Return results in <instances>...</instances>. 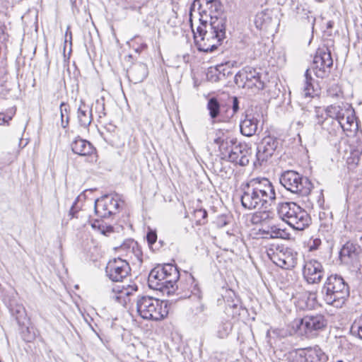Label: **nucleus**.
I'll return each instance as SVG.
<instances>
[{
    "label": "nucleus",
    "mask_w": 362,
    "mask_h": 362,
    "mask_svg": "<svg viewBox=\"0 0 362 362\" xmlns=\"http://www.w3.org/2000/svg\"><path fill=\"white\" fill-rule=\"evenodd\" d=\"M214 143L218 146L221 159L240 166H246L250 161L251 148L245 143H240L236 139L219 131Z\"/></svg>",
    "instance_id": "f257e3e1"
},
{
    "label": "nucleus",
    "mask_w": 362,
    "mask_h": 362,
    "mask_svg": "<svg viewBox=\"0 0 362 362\" xmlns=\"http://www.w3.org/2000/svg\"><path fill=\"white\" fill-rule=\"evenodd\" d=\"M320 293L325 303L341 308L349 296V286L340 275L331 274L327 277Z\"/></svg>",
    "instance_id": "f03ea898"
},
{
    "label": "nucleus",
    "mask_w": 362,
    "mask_h": 362,
    "mask_svg": "<svg viewBox=\"0 0 362 362\" xmlns=\"http://www.w3.org/2000/svg\"><path fill=\"white\" fill-rule=\"evenodd\" d=\"M136 308L139 315L147 320L159 321L168 314V303L150 296L139 295Z\"/></svg>",
    "instance_id": "7ed1b4c3"
},
{
    "label": "nucleus",
    "mask_w": 362,
    "mask_h": 362,
    "mask_svg": "<svg viewBox=\"0 0 362 362\" xmlns=\"http://www.w3.org/2000/svg\"><path fill=\"white\" fill-rule=\"evenodd\" d=\"M277 212L281 218L295 230H302L310 225L309 214L295 202L279 203Z\"/></svg>",
    "instance_id": "20e7f679"
},
{
    "label": "nucleus",
    "mask_w": 362,
    "mask_h": 362,
    "mask_svg": "<svg viewBox=\"0 0 362 362\" xmlns=\"http://www.w3.org/2000/svg\"><path fill=\"white\" fill-rule=\"evenodd\" d=\"M223 7L220 0H194L189 8V15L198 14L202 26L206 27L207 18L210 21L216 18H226Z\"/></svg>",
    "instance_id": "39448f33"
},
{
    "label": "nucleus",
    "mask_w": 362,
    "mask_h": 362,
    "mask_svg": "<svg viewBox=\"0 0 362 362\" xmlns=\"http://www.w3.org/2000/svg\"><path fill=\"white\" fill-rule=\"evenodd\" d=\"M281 185L291 193L301 197H307L310 194L313 185L307 177L295 170H286L280 177Z\"/></svg>",
    "instance_id": "423d86ee"
},
{
    "label": "nucleus",
    "mask_w": 362,
    "mask_h": 362,
    "mask_svg": "<svg viewBox=\"0 0 362 362\" xmlns=\"http://www.w3.org/2000/svg\"><path fill=\"white\" fill-rule=\"evenodd\" d=\"M296 331L301 336L313 339L318 336L327 326V319L322 314L306 315L295 320Z\"/></svg>",
    "instance_id": "0eeeda50"
},
{
    "label": "nucleus",
    "mask_w": 362,
    "mask_h": 362,
    "mask_svg": "<svg viewBox=\"0 0 362 362\" xmlns=\"http://www.w3.org/2000/svg\"><path fill=\"white\" fill-rule=\"evenodd\" d=\"M267 255L274 264L284 269H293L297 264V252L283 245L269 249Z\"/></svg>",
    "instance_id": "6e6552de"
},
{
    "label": "nucleus",
    "mask_w": 362,
    "mask_h": 362,
    "mask_svg": "<svg viewBox=\"0 0 362 362\" xmlns=\"http://www.w3.org/2000/svg\"><path fill=\"white\" fill-rule=\"evenodd\" d=\"M240 189L242 190V195L240 197L241 204L243 207L248 210L267 209L269 208V205L266 204L265 201L260 197V195L255 192V188L247 181L241 185Z\"/></svg>",
    "instance_id": "1a4fd4ad"
},
{
    "label": "nucleus",
    "mask_w": 362,
    "mask_h": 362,
    "mask_svg": "<svg viewBox=\"0 0 362 362\" xmlns=\"http://www.w3.org/2000/svg\"><path fill=\"white\" fill-rule=\"evenodd\" d=\"M333 65L331 52L326 49H318L314 57L311 69L316 77L325 78L329 75Z\"/></svg>",
    "instance_id": "9d476101"
},
{
    "label": "nucleus",
    "mask_w": 362,
    "mask_h": 362,
    "mask_svg": "<svg viewBox=\"0 0 362 362\" xmlns=\"http://www.w3.org/2000/svg\"><path fill=\"white\" fill-rule=\"evenodd\" d=\"M131 272L128 262L122 258L110 259L105 268L106 276L115 282L122 281Z\"/></svg>",
    "instance_id": "9b49d317"
},
{
    "label": "nucleus",
    "mask_w": 362,
    "mask_h": 362,
    "mask_svg": "<svg viewBox=\"0 0 362 362\" xmlns=\"http://www.w3.org/2000/svg\"><path fill=\"white\" fill-rule=\"evenodd\" d=\"M279 145L278 138L270 135L264 137L257 148V160L254 163L255 165H262L267 162L274 155Z\"/></svg>",
    "instance_id": "f8f14e48"
},
{
    "label": "nucleus",
    "mask_w": 362,
    "mask_h": 362,
    "mask_svg": "<svg viewBox=\"0 0 362 362\" xmlns=\"http://www.w3.org/2000/svg\"><path fill=\"white\" fill-rule=\"evenodd\" d=\"M253 186L255 192L265 201L269 206H272L276 199V194L272 182L266 177H255L248 180Z\"/></svg>",
    "instance_id": "ddd939ff"
},
{
    "label": "nucleus",
    "mask_w": 362,
    "mask_h": 362,
    "mask_svg": "<svg viewBox=\"0 0 362 362\" xmlns=\"http://www.w3.org/2000/svg\"><path fill=\"white\" fill-rule=\"evenodd\" d=\"M179 299L189 298L192 295L197 298H202V292L198 283L191 274H186L184 279H182L178 284H175V292Z\"/></svg>",
    "instance_id": "4468645a"
},
{
    "label": "nucleus",
    "mask_w": 362,
    "mask_h": 362,
    "mask_svg": "<svg viewBox=\"0 0 362 362\" xmlns=\"http://www.w3.org/2000/svg\"><path fill=\"white\" fill-rule=\"evenodd\" d=\"M224 23H226V18H216L210 21L209 30H206L202 26H198L196 32L194 33V42L197 45L202 40H213V35L216 37V32L218 33V37H221L223 35Z\"/></svg>",
    "instance_id": "2eb2a0df"
},
{
    "label": "nucleus",
    "mask_w": 362,
    "mask_h": 362,
    "mask_svg": "<svg viewBox=\"0 0 362 362\" xmlns=\"http://www.w3.org/2000/svg\"><path fill=\"white\" fill-rule=\"evenodd\" d=\"M325 274V269L321 262L315 259H310L305 261L303 275L308 284H319Z\"/></svg>",
    "instance_id": "dca6fc26"
},
{
    "label": "nucleus",
    "mask_w": 362,
    "mask_h": 362,
    "mask_svg": "<svg viewBox=\"0 0 362 362\" xmlns=\"http://www.w3.org/2000/svg\"><path fill=\"white\" fill-rule=\"evenodd\" d=\"M361 247L352 242H346L339 251V259L342 264L356 267L358 264Z\"/></svg>",
    "instance_id": "f3484780"
},
{
    "label": "nucleus",
    "mask_w": 362,
    "mask_h": 362,
    "mask_svg": "<svg viewBox=\"0 0 362 362\" xmlns=\"http://www.w3.org/2000/svg\"><path fill=\"white\" fill-rule=\"evenodd\" d=\"M242 76L245 78L243 88H256L258 90L264 88V83L261 78L262 76L256 69L247 67L243 70Z\"/></svg>",
    "instance_id": "a211bd4d"
},
{
    "label": "nucleus",
    "mask_w": 362,
    "mask_h": 362,
    "mask_svg": "<svg viewBox=\"0 0 362 362\" xmlns=\"http://www.w3.org/2000/svg\"><path fill=\"white\" fill-rule=\"evenodd\" d=\"M161 269L168 271L163 272L164 283L167 286V294L170 295L175 293V284H177V280L180 278V272L175 265L172 264H165L160 265Z\"/></svg>",
    "instance_id": "6ab92c4d"
},
{
    "label": "nucleus",
    "mask_w": 362,
    "mask_h": 362,
    "mask_svg": "<svg viewBox=\"0 0 362 362\" xmlns=\"http://www.w3.org/2000/svg\"><path fill=\"white\" fill-rule=\"evenodd\" d=\"M167 269H161L160 265L153 268L148 275V282L151 288L156 290H159L163 293H167V286L164 283L163 272H165Z\"/></svg>",
    "instance_id": "aec40b11"
},
{
    "label": "nucleus",
    "mask_w": 362,
    "mask_h": 362,
    "mask_svg": "<svg viewBox=\"0 0 362 362\" xmlns=\"http://www.w3.org/2000/svg\"><path fill=\"white\" fill-rule=\"evenodd\" d=\"M259 122L258 117L252 114H246L245 118L240 123L241 134L245 136L255 135L258 130Z\"/></svg>",
    "instance_id": "412c9836"
},
{
    "label": "nucleus",
    "mask_w": 362,
    "mask_h": 362,
    "mask_svg": "<svg viewBox=\"0 0 362 362\" xmlns=\"http://www.w3.org/2000/svg\"><path fill=\"white\" fill-rule=\"evenodd\" d=\"M71 148L74 153L81 156H90L95 151V148L90 141L80 136H77L71 142Z\"/></svg>",
    "instance_id": "4be33fe9"
},
{
    "label": "nucleus",
    "mask_w": 362,
    "mask_h": 362,
    "mask_svg": "<svg viewBox=\"0 0 362 362\" xmlns=\"http://www.w3.org/2000/svg\"><path fill=\"white\" fill-rule=\"evenodd\" d=\"M147 66L141 62L134 64L127 71L129 80L134 83L142 82L148 76Z\"/></svg>",
    "instance_id": "5701e85b"
},
{
    "label": "nucleus",
    "mask_w": 362,
    "mask_h": 362,
    "mask_svg": "<svg viewBox=\"0 0 362 362\" xmlns=\"http://www.w3.org/2000/svg\"><path fill=\"white\" fill-rule=\"evenodd\" d=\"M77 117L79 124L83 128H88L93 120L92 108L82 100L78 107Z\"/></svg>",
    "instance_id": "b1692460"
},
{
    "label": "nucleus",
    "mask_w": 362,
    "mask_h": 362,
    "mask_svg": "<svg viewBox=\"0 0 362 362\" xmlns=\"http://www.w3.org/2000/svg\"><path fill=\"white\" fill-rule=\"evenodd\" d=\"M94 209L95 214L100 218H107L115 214L112 207L109 206L107 194L102 196L95 201Z\"/></svg>",
    "instance_id": "393cba45"
},
{
    "label": "nucleus",
    "mask_w": 362,
    "mask_h": 362,
    "mask_svg": "<svg viewBox=\"0 0 362 362\" xmlns=\"http://www.w3.org/2000/svg\"><path fill=\"white\" fill-rule=\"evenodd\" d=\"M326 113L329 117L337 119L344 130L346 129L344 121H346L347 124L353 122L352 119L350 120L349 117H344L343 109L340 105H331L328 106L326 109Z\"/></svg>",
    "instance_id": "a878e982"
},
{
    "label": "nucleus",
    "mask_w": 362,
    "mask_h": 362,
    "mask_svg": "<svg viewBox=\"0 0 362 362\" xmlns=\"http://www.w3.org/2000/svg\"><path fill=\"white\" fill-rule=\"evenodd\" d=\"M307 362H327L328 356L317 345L305 348Z\"/></svg>",
    "instance_id": "bb28decb"
},
{
    "label": "nucleus",
    "mask_w": 362,
    "mask_h": 362,
    "mask_svg": "<svg viewBox=\"0 0 362 362\" xmlns=\"http://www.w3.org/2000/svg\"><path fill=\"white\" fill-rule=\"evenodd\" d=\"M226 25L224 23V28H223V35L221 37H218L217 36H213V40H210L209 41L207 40H202L201 41L198 45V49L200 51L204 52H212L215 49H217L218 46L221 45V42L226 38ZM214 34H219L218 32L215 33Z\"/></svg>",
    "instance_id": "cd10ccee"
},
{
    "label": "nucleus",
    "mask_w": 362,
    "mask_h": 362,
    "mask_svg": "<svg viewBox=\"0 0 362 362\" xmlns=\"http://www.w3.org/2000/svg\"><path fill=\"white\" fill-rule=\"evenodd\" d=\"M121 252H125L127 255H134L140 262H142V251L139 248L138 243L132 239L125 240L119 247Z\"/></svg>",
    "instance_id": "c85d7f7f"
},
{
    "label": "nucleus",
    "mask_w": 362,
    "mask_h": 362,
    "mask_svg": "<svg viewBox=\"0 0 362 362\" xmlns=\"http://www.w3.org/2000/svg\"><path fill=\"white\" fill-rule=\"evenodd\" d=\"M315 80L312 77L310 69H308L304 74V80L302 87L303 94L305 97H314L317 95V85H315Z\"/></svg>",
    "instance_id": "c756f323"
},
{
    "label": "nucleus",
    "mask_w": 362,
    "mask_h": 362,
    "mask_svg": "<svg viewBox=\"0 0 362 362\" xmlns=\"http://www.w3.org/2000/svg\"><path fill=\"white\" fill-rule=\"evenodd\" d=\"M110 298L124 306L131 300L125 292L124 285L113 286L111 289Z\"/></svg>",
    "instance_id": "7c9ffc66"
},
{
    "label": "nucleus",
    "mask_w": 362,
    "mask_h": 362,
    "mask_svg": "<svg viewBox=\"0 0 362 362\" xmlns=\"http://www.w3.org/2000/svg\"><path fill=\"white\" fill-rule=\"evenodd\" d=\"M206 107L211 119L215 120L218 118L221 112V105L216 98L212 97L209 99Z\"/></svg>",
    "instance_id": "2f4dec72"
},
{
    "label": "nucleus",
    "mask_w": 362,
    "mask_h": 362,
    "mask_svg": "<svg viewBox=\"0 0 362 362\" xmlns=\"http://www.w3.org/2000/svg\"><path fill=\"white\" fill-rule=\"evenodd\" d=\"M90 226L93 229L106 236L114 231V228L112 226L105 224L102 220L95 219L94 221L91 222Z\"/></svg>",
    "instance_id": "473e14b6"
},
{
    "label": "nucleus",
    "mask_w": 362,
    "mask_h": 362,
    "mask_svg": "<svg viewBox=\"0 0 362 362\" xmlns=\"http://www.w3.org/2000/svg\"><path fill=\"white\" fill-rule=\"evenodd\" d=\"M232 323L228 320L222 321L217 327V337L220 339L227 337L232 331Z\"/></svg>",
    "instance_id": "72a5a7b5"
},
{
    "label": "nucleus",
    "mask_w": 362,
    "mask_h": 362,
    "mask_svg": "<svg viewBox=\"0 0 362 362\" xmlns=\"http://www.w3.org/2000/svg\"><path fill=\"white\" fill-rule=\"evenodd\" d=\"M10 311L18 325L23 324V320L25 317V310L22 305L11 307Z\"/></svg>",
    "instance_id": "f704fd0d"
},
{
    "label": "nucleus",
    "mask_w": 362,
    "mask_h": 362,
    "mask_svg": "<svg viewBox=\"0 0 362 362\" xmlns=\"http://www.w3.org/2000/svg\"><path fill=\"white\" fill-rule=\"evenodd\" d=\"M61 126L66 128L69 123L70 108L67 103L62 102L60 104Z\"/></svg>",
    "instance_id": "c9c22d12"
},
{
    "label": "nucleus",
    "mask_w": 362,
    "mask_h": 362,
    "mask_svg": "<svg viewBox=\"0 0 362 362\" xmlns=\"http://www.w3.org/2000/svg\"><path fill=\"white\" fill-rule=\"evenodd\" d=\"M235 63V62H227L225 64L217 65L218 71H220L221 80L233 75V72L232 71V67Z\"/></svg>",
    "instance_id": "e433bc0d"
},
{
    "label": "nucleus",
    "mask_w": 362,
    "mask_h": 362,
    "mask_svg": "<svg viewBox=\"0 0 362 362\" xmlns=\"http://www.w3.org/2000/svg\"><path fill=\"white\" fill-rule=\"evenodd\" d=\"M262 234L269 235L271 238H284L286 233L284 230L279 228L276 226H272L267 230H263Z\"/></svg>",
    "instance_id": "4c0bfd02"
},
{
    "label": "nucleus",
    "mask_w": 362,
    "mask_h": 362,
    "mask_svg": "<svg viewBox=\"0 0 362 362\" xmlns=\"http://www.w3.org/2000/svg\"><path fill=\"white\" fill-rule=\"evenodd\" d=\"M291 362H307L305 348L296 349L289 354Z\"/></svg>",
    "instance_id": "58836bf2"
},
{
    "label": "nucleus",
    "mask_w": 362,
    "mask_h": 362,
    "mask_svg": "<svg viewBox=\"0 0 362 362\" xmlns=\"http://www.w3.org/2000/svg\"><path fill=\"white\" fill-rule=\"evenodd\" d=\"M206 79L208 81L216 83L221 81L220 71L216 66L209 67L206 72Z\"/></svg>",
    "instance_id": "ea45409f"
},
{
    "label": "nucleus",
    "mask_w": 362,
    "mask_h": 362,
    "mask_svg": "<svg viewBox=\"0 0 362 362\" xmlns=\"http://www.w3.org/2000/svg\"><path fill=\"white\" fill-rule=\"evenodd\" d=\"M207 211L204 209H198L194 210V216L197 225H204L206 221Z\"/></svg>",
    "instance_id": "a19ab883"
},
{
    "label": "nucleus",
    "mask_w": 362,
    "mask_h": 362,
    "mask_svg": "<svg viewBox=\"0 0 362 362\" xmlns=\"http://www.w3.org/2000/svg\"><path fill=\"white\" fill-rule=\"evenodd\" d=\"M351 332L353 334H357L358 337L362 339V315L358 320H355L351 326Z\"/></svg>",
    "instance_id": "79ce46f5"
},
{
    "label": "nucleus",
    "mask_w": 362,
    "mask_h": 362,
    "mask_svg": "<svg viewBox=\"0 0 362 362\" xmlns=\"http://www.w3.org/2000/svg\"><path fill=\"white\" fill-rule=\"evenodd\" d=\"M146 240L148 245L150 248L154 250L153 246L156 244L157 241V233L156 230L148 228L146 234Z\"/></svg>",
    "instance_id": "37998d69"
},
{
    "label": "nucleus",
    "mask_w": 362,
    "mask_h": 362,
    "mask_svg": "<svg viewBox=\"0 0 362 362\" xmlns=\"http://www.w3.org/2000/svg\"><path fill=\"white\" fill-rule=\"evenodd\" d=\"M95 109L100 118L106 115L104 98L96 100Z\"/></svg>",
    "instance_id": "c03bdc74"
},
{
    "label": "nucleus",
    "mask_w": 362,
    "mask_h": 362,
    "mask_svg": "<svg viewBox=\"0 0 362 362\" xmlns=\"http://www.w3.org/2000/svg\"><path fill=\"white\" fill-rule=\"evenodd\" d=\"M8 79V71L6 67H0V86H3Z\"/></svg>",
    "instance_id": "a18cd8bd"
},
{
    "label": "nucleus",
    "mask_w": 362,
    "mask_h": 362,
    "mask_svg": "<svg viewBox=\"0 0 362 362\" xmlns=\"http://www.w3.org/2000/svg\"><path fill=\"white\" fill-rule=\"evenodd\" d=\"M125 292L128 295V298H130L132 296L138 291V286L136 284H127L124 286Z\"/></svg>",
    "instance_id": "49530a36"
},
{
    "label": "nucleus",
    "mask_w": 362,
    "mask_h": 362,
    "mask_svg": "<svg viewBox=\"0 0 362 362\" xmlns=\"http://www.w3.org/2000/svg\"><path fill=\"white\" fill-rule=\"evenodd\" d=\"M108 203H109V206H110V207H112V210L115 211V214L116 211H117L119 208V204L117 199H115L114 197L110 198L108 197Z\"/></svg>",
    "instance_id": "de8ad7c7"
},
{
    "label": "nucleus",
    "mask_w": 362,
    "mask_h": 362,
    "mask_svg": "<svg viewBox=\"0 0 362 362\" xmlns=\"http://www.w3.org/2000/svg\"><path fill=\"white\" fill-rule=\"evenodd\" d=\"M243 74V71H238V73L235 74V76H234V82L236 85L240 86H243V84L245 81V78L242 76Z\"/></svg>",
    "instance_id": "09e8293b"
},
{
    "label": "nucleus",
    "mask_w": 362,
    "mask_h": 362,
    "mask_svg": "<svg viewBox=\"0 0 362 362\" xmlns=\"http://www.w3.org/2000/svg\"><path fill=\"white\" fill-rule=\"evenodd\" d=\"M78 199V198L77 197L69 210V216H71V218H78L77 213L78 212V210L76 207Z\"/></svg>",
    "instance_id": "8fccbe9b"
},
{
    "label": "nucleus",
    "mask_w": 362,
    "mask_h": 362,
    "mask_svg": "<svg viewBox=\"0 0 362 362\" xmlns=\"http://www.w3.org/2000/svg\"><path fill=\"white\" fill-rule=\"evenodd\" d=\"M361 154V153H360L358 151H356L353 152L352 153V157L349 158V160H350L351 159L352 160L351 163H354L356 165H358V162L360 160V155ZM349 163H350L351 162L349 161Z\"/></svg>",
    "instance_id": "3c124183"
},
{
    "label": "nucleus",
    "mask_w": 362,
    "mask_h": 362,
    "mask_svg": "<svg viewBox=\"0 0 362 362\" xmlns=\"http://www.w3.org/2000/svg\"><path fill=\"white\" fill-rule=\"evenodd\" d=\"M232 108H233V114L237 112L238 111V110H239V101H238V99L236 97H233V98Z\"/></svg>",
    "instance_id": "603ef678"
},
{
    "label": "nucleus",
    "mask_w": 362,
    "mask_h": 362,
    "mask_svg": "<svg viewBox=\"0 0 362 362\" xmlns=\"http://www.w3.org/2000/svg\"><path fill=\"white\" fill-rule=\"evenodd\" d=\"M65 38H66L65 39V42H67L68 38H69L70 44L71 45L72 34H71V32L70 30V27L69 26H68L67 28H66V33H65Z\"/></svg>",
    "instance_id": "864d4df0"
},
{
    "label": "nucleus",
    "mask_w": 362,
    "mask_h": 362,
    "mask_svg": "<svg viewBox=\"0 0 362 362\" xmlns=\"http://www.w3.org/2000/svg\"><path fill=\"white\" fill-rule=\"evenodd\" d=\"M307 19L309 23H311V25H312V29L313 30H314V26H315V18L313 16H307Z\"/></svg>",
    "instance_id": "5fc2aeb1"
},
{
    "label": "nucleus",
    "mask_w": 362,
    "mask_h": 362,
    "mask_svg": "<svg viewBox=\"0 0 362 362\" xmlns=\"http://www.w3.org/2000/svg\"><path fill=\"white\" fill-rule=\"evenodd\" d=\"M260 220H261V217L259 214H255L253 215L252 218V221L253 223H257L258 222L260 221Z\"/></svg>",
    "instance_id": "6e6d98bb"
},
{
    "label": "nucleus",
    "mask_w": 362,
    "mask_h": 362,
    "mask_svg": "<svg viewBox=\"0 0 362 362\" xmlns=\"http://www.w3.org/2000/svg\"><path fill=\"white\" fill-rule=\"evenodd\" d=\"M8 122V119H6L5 115L3 113H0V125L5 124Z\"/></svg>",
    "instance_id": "4d7b16f0"
},
{
    "label": "nucleus",
    "mask_w": 362,
    "mask_h": 362,
    "mask_svg": "<svg viewBox=\"0 0 362 362\" xmlns=\"http://www.w3.org/2000/svg\"><path fill=\"white\" fill-rule=\"evenodd\" d=\"M230 308L237 310L238 308V304H236V303L228 304L226 309L227 311H228V309H230Z\"/></svg>",
    "instance_id": "13d9d810"
},
{
    "label": "nucleus",
    "mask_w": 362,
    "mask_h": 362,
    "mask_svg": "<svg viewBox=\"0 0 362 362\" xmlns=\"http://www.w3.org/2000/svg\"><path fill=\"white\" fill-rule=\"evenodd\" d=\"M317 117L318 118L317 124H320V125L322 124L323 122H324V119H323L322 117H320V116H319V111L318 110L317 111Z\"/></svg>",
    "instance_id": "bf43d9fd"
},
{
    "label": "nucleus",
    "mask_w": 362,
    "mask_h": 362,
    "mask_svg": "<svg viewBox=\"0 0 362 362\" xmlns=\"http://www.w3.org/2000/svg\"><path fill=\"white\" fill-rule=\"evenodd\" d=\"M334 26V22L332 21H329L327 23V29H331Z\"/></svg>",
    "instance_id": "052dcab7"
},
{
    "label": "nucleus",
    "mask_w": 362,
    "mask_h": 362,
    "mask_svg": "<svg viewBox=\"0 0 362 362\" xmlns=\"http://www.w3.org/2000/svg\"><path fill=\"white\" fill-rule=\"evenodd\" d=\"M158 244L160 245L159 247H157V245H155V248L154 250H158L160 247H162L163 246V240H160L158 242Z\"/></svg>",
    "instance_id": "680f3d73"
},
{
    "label": "nucleus",
    "mask_w": 362,
    "mask_h": 362,
    "mask_svg": "<svg viewBox=\"0 0 362 362\" xmlns=\"http://www.w3.org/2000/svg\"><path fill=\"white\" fill-rule=\"evenodd\" d=\"M346 341V340L344 338H343V339H340L339 342H340V344H344Z\"/></svg>",
    "instance_id": "e2e57ef3"
},
{
    "label": "nucleus",
    "mask_w": 362,
    "mask_h": 362,
    "mask_svg": "<svg viewBox=\"0 0 362 362\" xmlns=\"http://www.w3.org/2000/svg\"><path fill=\"white\" fill-rule=\"evenodd\" d=\"M310 296H314V298H315V295L316 293H310Z\"/></svg>",
    "instance_id": "0e129e2a"
},
{
    "label": "nucleus",
    "mask_w": 362,
    "mask_h": 362,
    "mask_svg": "<svg viewBox=\"0 0 362 362\" xmlns=\"http://www.w3.org/2000/svg\"><path fill=\"white\" fill-rule=\"evenodd\" d=\"M297 124L299 125V126H303L302 122H300V121L297 122Z\"/></svg>",
    "instance_id": "69168bd1"
},
{
    "label": "nucleus",
    "mask_w": 362,
    "mask_h": 362,
    "mask_svg": "<svg viewBox=\"0 0 362 362\" xmlns=\"http://www.w3.org/2000/svg\"><path fill=\"white\" fill-rule=\"evenodd\" d=\"M337 362H344L343 360H338Z\"/></svg>",
    "instance_id": "338daca9"
},
{
    "label": "nucleus",
    "mask_w": 362,
    "mask_h": 362,
    "mask_svg": "<svg viewBox=\"0 0 362 362\" xmlns=\"http://www.w3.org/2000/svg\"><path fill=\"white\" fill-rule=\"evenodd\" d=\"M360 240H361V242L362 243V236L361 237Z\"/></svg>",
    "instance_id": "774afa93"
}]
</instances>
